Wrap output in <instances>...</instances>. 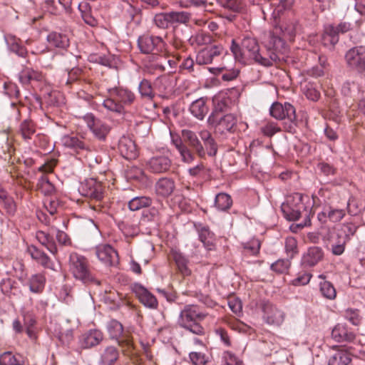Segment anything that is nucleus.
Wrapping results in <instances>:
<instances>
[{"label": "nucleus", "instance_id": "obj_17", "mask_svg": "<svg viewBox=\"0 0 365 365\" xmlns=\"http://www.w3.org/2000/svg\"><path fill=\"white\" fill-rule=\"evenodd\" d=\"M331 338L337 342H352L356 334L346 324L339 323L332 329Z\"/></svg>", "mask_w": 365, "mask_h": 365}, {"label": "nucleus", "instance_id": "obj_34", "mask_svg": "<svg viewBox=\"0 0 365 365\" xmlns=\"http://www.w3.org/2000/svg\"><path fill=\"white\" fill-rule=\"evenodd\" d=\"M47 41L51 46L66 48L69 45L68 38L61 33L51 32L47 36Z\"/></svg>", "mask_w": 365, "mask_h": 365}, {"label": "nucleus", "instance_id": "obj_1", "mask_svg": "<svg viewBox=\"0 0 365 365\" xmlns=\"http://www.w3.org/2000/svg\"><path fill=\"white\" fill-rule=\"evenodd\" d=\"M138 46L140 51L149 54L144 61L143 71L148 74L163 72L166 64L171 66V60L165 53V43L160 36L143 35L138 38Z\"/></svg>", "mask_w": 365, "mask_h": 365}, {"label": "nucleus", "instance_id": "obj_20", "mask_svg": "<svg viewBox=\"0 0 365 365\" xmlns=\"http://www.w3.org/2000/svg\"><path fill=\"white\" fill-rule=\"evenodd\" d=\"M351 349L336 346V351L329 359L328 365H349L351 361Z\"/></svg>", "mask_w": 365, "mask_h": 365}, {"label": "nucleus", "instance_id": "obj_56", "mask_svg": "<svg viewBox=\"0 0 365 365\" xmlns=\"http://www.w3.org/2000/svg\"><path fill=\"white\" fill-rule=\"evenodd\" d=\"M188 173L192 177L204 178L208 175V169L201 163L190 168Z\"/></svg>", "mask_w": 365, "mask_h": 365}, {"label": "nucleus", "instance_id": "obj_28", "mask_svg": "<svg viewBox=\"0 0 365 365\" xmlns=\"http://www.w3.org/2000/svg\"><path fill=\"white\" fill-rule=\"evenodd\" d=\"M172 256L178 271L183 276H189L191 274V270L188 267L189 260L186 256L180 251L173 250Z\"/></svg>", "mask_w": 365, "mask_h": 365}, {"label": "nucleus", "instance_id": "obj_4", "mask_svg": "<svg viewBox=\"0 0 365 365\" xmlns=\"http://www.w3.org/2000/svg\"><path fill=\"white\" fill-rule=\"evenodd\" d=\"M207 317L195 304H187L180 311L178 323L180 327L197 335H203L205 329L200 322Z\"/></svg>", "mask_w": 365, "mask_h": 365}, {"label": "nucleus", "instance_id": "obj_36", "mask_svg": "<svg viewBox=\"0 0 365 365\" xmlns=\"http://www.w3.org/2000/svg\"><path fill=\"white\" fill-rule=\"evenodd\" d=\"M35 133L36 126L32 120L26 119L21 123L18 130V133L21 135L24 140L28 141L31 140Z\"/></svg>", "mask_w": 365, "mask_h": 365}, {"label": "nucleus", "instance_id": "obj_18", "mask_svg": "<svg viewBox=\"0 0 365 365\" xmlns=\"http://www.w3.org/2000/svg\"><path fill=\"white\" fill-rule=\"evenodd\" d=\"M237 118L232 114H227L220 120L216 118V115L212 113L208 118L207 122L212 125H218L222 131H233L237 125Z\"/></svg>", "mask_w": 365, "mask_h": 365}, {"label": "nucleus", "instance_id": "obj_14", "mask_svg": "<svg viewBox=\"0 0 365 365\" xmlns=\"http://www.w3.org/2000/svg\"><path fill=\"white\" fill-rule=\"evenodd\" d=\"M263 319L269 325L280 326L285 318L284 312L270 303H265L262 307Z\"/></svg>", "mask_w": 365, "mask_h": 365}, {"label": "nucleus", "instance_id": "obj_3", "mask_svg": "<svg viewBox=\"0 0 365 365\" xmlns=\"http://www.w3.org/2000/svg\"><path fill=\"white\" fill-rule=\"evenodd\" d=\"M266 51L257 53L254 61L261 66L269 67L277 64L284 58L287 53L288 47L282 37L276 36L274 34H269V40L265 44Z\"/></svg>", "mask_w": 365, "mask_h": 365}, {"label": "nucleus", "instance_id": "obj_49", "mask_svg": "<svg viewBox=\"0 0 365 365\" xmlns=\"http://www.w3.org/2000/svg\"><path fill=\"white\" fill-rule=\"evenodd\" d=\"M320 292L322 294L328 299H334L336 297V292L334 287L328 281L320 283Z\"/></svg>", "mask_w": 365, "mask_h": 365}, {"label": "nucleus", "instance_id": "obj_26", "mask_svg": "<svg viewBox=\"0 0 365 365\" xmlns=\"http://www.w3.org/2000/svg\"><path fill=\"white\" fill-rule=\"evenodd\" d=\"M26 251L34 260L42 265L43 267L53 269V263L50 258L46 254L40 250L36 246H28Z\"/></svg>", "mask_w": 365, "mask_h": 365}, {"label": "nucleus", "instance_id": "obj_64", "mask_svg": "<svg viewBox=\"0 0 365 365\" xmlns=\"http://www.w3.org/2000/svg\"><path fill=\"white\" fill-rule=\"evenodd\" d=\"M221 3L225 8L233 11H238L242 7V0H221Z\"/></svg>", "mask_w": 365, "mask_h": 365}, {"label": "nucleus", "instance_id": "obj_2", "mask_svg": "<svg viewBox=\"0 0 365 365\" xmlns=\"http://www.w3.org/2000/svg\"><path fill=\"white\" fill-rule=\"evenodd\" d=\"M305 200H308L307 196L296 192L289 195L281 206L282 212L288 220L295 221L302 216L304 217V222L297 225L302 228L311 225V210L306 206Z\"/></svg>", "mask_w": 365, "mask_h": 365}, {"label": "nucleus", "instance_id": "obj_55", "mask_svg": "<svg viewBox=\"0 0 365 365\" xmlns=\"http://www.w3.org/2000/svg\"><path fill=\"white\" fill-rule=\"evenodd\" d=\"M260 130L264 135L271 137L281 131V128L276 123L268 121L260 128Z\"/></svg>", "mask_w": 365, "mask_h": 365}, {"label": "nucleus", "instance_id": "obj_63", "mask_svg": "<svg viewBox=\"0 0 365 365\" xmlns=\"http://www.w3.org/2000/svg\"><path fill=\"white\" fill-rule=\"evenodd\" d=\"M242 361L230 351H225L223 354L222 365H241Z\"/></svg>", "mask_w": 365, "mask_h": 365}, {"label": "nucleus", "instance_id": "obj_48", "mask_svg": "<svg viewBox=\"0 0 365 365\" xmlns=\"http://www.w3.org/2000/svg\"><path fill=\"white\" fill-rule=\"evenodd\" d=\"M107 329L110 336L113 339H118L123 334V325L117 320H110L108 325Z\"/></svg>", "mask_w": 365, "mask_h": 365}, {"label": "nucleus", "instance_id": "obj_44", "mask_svg": "<svg viewBox=\"0 0 365 365\" xmlns=\"http://www.w3.org/2000/svg\"><path fill=\"white\" fill-rule=\"evenodd\" d=\"M45 277L43 275L37 274L33 275L29 280V289L34 293H40L43 291L45 285Z\"/></svg>", "mask_w": 365, "mask_h": 365}, {"label": "nucleus", "instance_id": "obj_11", "mask_svg": "<svg viewBox=\"0 0 365 365\" xmlns=\"http://www.w3.org/2000/svg\"><path fill=\"white\" fill-rule=\"evenodd\" d=\"M83 120L93 135L100 140H105L110 128L100 120H96L92 113L83 116Z\"/></svg>", "mask_w": 365, "mask_h": 365}, {"label": "nucleus", "instance_id": "obj_53", "mask_svg": "<svg viewBox=\"0 0 365 365\" xmlns=\"http://www.w3.org/2000/svg\"><path fill=\"white\" fill-rule=\"evenodd\" d=\"M303 93L309 100L312 101H318L320 97L319 91L311 83H307L304 86Z\"/></svg>", "mask_w": 365, "mask_h": 365}, {"label": "nucleus", "instance_id": "obj_30", "mask_svg": "<svg viewBox=\"0 0 365 365\" xmlns=\"http://www.w3.org/2000/svg\"><path fill=\"white\" fill-rule=\"evenodd\" d=\"M323 258V252L321 248L313 247L307 250L302 258L303 264L307 266H314Z\"/></svg>", "mask_w": 365, "mask_h": 365}, {"label": "nucleus", "instance_id": "obj_40", "mask_svg": "<svg viewBox=\"0 0 365 365\" xmlns=\"http://www.w3.org/2000/svg\"><path fill=\"white\" fill-rule=\"evenodd\" d=\"M118 356V351L115 346H108L101 355V363L103 365H113Z\"/></svg>", "mask_w": 365, "mask_h": 365}, {"label": "nucleus", "instance_id": "obj_60", "mask_svg": "<svg viewBox=\"0 0 365 365\" xmlns=\"http://www.w3.org/2000/svg\"><path fill=\"white\" fill-rule=\"evenodd\" d=\"M345 210L343 209H336L330 207L328 209V219L332 222L341 221L345 216Z\"/></svg>", "mask_w": 365, "mask_h": 365}, {"label": "nucleus", "instance_id": "obj_47", "mask_svg": "<svg viewBox=\"0 0 365 365\" xmlns=\"http://www.w3.org/2000/svg\"><path fill=\"white\" fill-rule=\"evenodd\" d=\"M38 189L45 195H51L55 192L53 185L46 175L41 176L37 184Z\"/></svg>", "mask_w": 365, "mask_h": 365}, {"label": "nucleus", "instance_id": "obj_46", "mask_svg": "<svg viewBox=\"0 0 365 365\" xmlns=\"http://www.w3.org/2000/svg\"><path fill=\"white\" fill-rule=\"evenodd\" d=\"M213 38L209 34L200 31L192 36L190 42L192 45L203 46L211 43Z\"/></svg>", "mask_w": 365, "mask_h": 365}, {"label": "nucleus", "instance_id": "obj_29", "mask_svg": "<svg viewBox=\"0 0 365 365\" xmlns=\"http://www.w3.org/2000/svg\"><path fill=\"white\" fill-rule=\"evenodd\" d=\"M208 110L209 108L206 104V100L203 98L195 100L190 106V113L199 120H202Z\"/></svg>", "mask_w": 365, "mask_h": 365}, {"label": "nucleus", "instance_id": "obj_21", "mask_svg": "<svg viewBox=\"0 0 365 365\" xmlns=\"http://www.w3.org/2000/svg\"><path fill=\"white\" fill-rule=\"evenodd\" d=\"M297 21L294 19H284L278 26H276L273 31L269 34H274L278 36L279 34H282L283 36L287 37L289 40H292L295 36L297 31Z\"/></svg>", "mask_w": 365, "mask_h": 365}, {"label": "nucleus", "instance_id": "obj_45", "mask_svg": "<svg viewBox=\"0 0 365 365\" xmlns=\"http://www.w3.org/2000/svg\"><path fill=\"white\" fill-rule=\"evenodd\" d=\"M215 205L220 210H227L232 205L231 197L226 193H219L215 197Z\"/></svg>", "mask_w": 365, "mask_h": 365}, {"label": "nucleus", "instance_id": "obj_10", "mask_svg": "<svg viewBox=\"0 0 365 365\" xmlns=\"http://www.w3.org/2000/svg\"><path fill=\"white\" fill-rule=\"evenodd\" d=\"M189 20V15L185 11L159 13L155 15L153 21L160 29H167L174 24H185Z\"/></svg>", "mask_w": 365, "mask_h": 365}, {"label": "nucleus", "instance_id": "obj_6", "mask_svg": "<svg viewBox=\"0 0 365 365\" xmlns=\"http://www.w3.org/2000/svg\"><path fill=\"white\" fill-rule=\"evenodd\" d=\"M230 51L235 60L242 63H247L250 60H254L259 51V45L257 40L251 36H245L240 46L235 41L232 40Z\"/></svg>", "mask_w": 365, "mask_h": 365}, {"label": "nucleus", "instance_id": "obj_37", "mask_svg": "<svg viewBox=\"0 0 365 365\" xmlns=\"http://www.w3.org/2000/svg\"><path fill=\"white\" fill-rule=\"evenodd\" d=\"M43 76L41 72L29 68L23 69L19 73V80L23 84L29 83L31 81H41Z\"/></svg>", "mask_w": 365, "mask_h": 365}, {"label": "nucleus", "instance_id": "obj_7", "mask_svg": "<svg viewBox=\"0 0 365 365\" xmlns=\"http://www.w3.org/2000/svg\"><path fill=\"white\" fill-rule=\"evenodd\" d=\"M68 271L76 279L84 284L93 282L95 279L91 272L88 259L76 252L71 253L68 259Z\"/></svg>", "mask_w": 365, "mask_h": 365}, {"label": "nucleus", "instance_id": "obj_62", "mask_svg": "<svg viewBox=\"0 0 365 365\" xmlns=\"http://www.w3.org/2000/svg\"><path fill=\"white\" fill-rule=\"evenodd\" d=\"M215 334L220 339V341L223 343V344L226 347H230L232 346V341L230 336L225 329L223 328H217L215 329Z\"/></svg>", "mask_w": 365, "mask_h": 365}, {"label": "nucleus", "instance_id": "obj_41", "mask_svg": "<svg viewBox=\"0 0 365 365\" xmlns=\"http://www.w3.org/2000/svg\"><path fill=\"white\" fill-rule=\"evenodd\" d=\"M173 86V78L168 75H163L158 77L154 81V86L160 92L170 91Z\"/></svg>", "mask_w": 365, "mask_h": 365}, {"label": "nucleus", "instance_id": "obj_13", "mask_svg": "<svg viewBox=\"0 0 365 365\" xmlns=\"http://www.w3.org/2000/svg\"><path fill=\"white\" fill-rule=\"evenodd\" d=\"M79 191L82 195L96 200H101L103 197L101 183L93 178L87 179L82 182Z\"/></svg>", "mask_w": 365, "mask_h": 365}, {"label": "nucleus", "instance_id": "obj_32", "mask_svg": "<svg viewBox=\"0 0 365 365\" xmlns=\"http://www.w3.org/2000/svg\"><path fill=\"white\" fill-rule=\"evenodd\" d=\"M215 108L217 110L225 111L230 108L234 101L227 92H220L213 98Z\"/></svg>", "mask_w": 365, "mask_h": 365}, {"label": "nucleus", "instance_id": "obj_24", "mask_svg": "<svg viewBox=\"0 0 365 365\" xmlns=\"http://www.w3.org/2000/svg\"><path fill=\"white\" fill-rule=\"evenodd\" d=\"M182 138L183 140L192 147L199 157L203 158L205 155V149L199 140L196 134L190 130H182Z\"/></svg>", "mask_w": 365, "mask_h": 365}, {"label": "nucleus", "instance_id": "obj_61", "mask_svg": "<svg viewBox=\"0 0 365 365\" xmlns=\"http://www.w3.org/2000/svg\"><path fill=\"white\" fill-rule=\"evenodd\" d=\"M345 318L354 325H359L361 322V317L358 309H347L344 314Z\"/></svg>", "mask_w": 365, "mask_h": 365}, {"label": "nucleus", "instance_id": "obj_52", "mask_svg": "<svg viewBox=\"0 0 365 365\" xmlns=\"http://www.w3.org/2000/svg\"><path fill=\"white\" fill-rule=\"evenodd\" d=\"M291 265L289 259H278L271 265V269L278 274H283L288 271Z\"/></svg>", "mask_w": 365, "mask_h": 365}, {"label": "nucleus", "instance_id": "obj_35", "mask_svg": "<svg viewBox=\"0 0 365 365\" xmlns=\"http://www.w3.org/2000/svg\"><path fill=\"white\" fill-rule=\"evenodd\" d=\"M26 359L20 354L6 351L0 355V365H26Z\"/></svg>", "mask_w": 365, "mask_h": 365}, {"label": "nucleus", "instance_id": "obj_31", "mask_svg": "<svg viewBox=\"0 0 365 365\" xmlns=\"http://www.w3.org/2000/svg\"><path fill=\"white\" fill-rule=\"evenodd\" d=\"M61 143L65 147L72 148L77 152H79L80 150H86L88 152L92 151V149L90 147L86 145L83 141L80 140L75 136L64 135L61 138Z\"/></svg>", "mask_w": 365, "mask_h": 365}, {"label": "nucleus", "instance_id": "obj_27", "mask_svg": "<svg viewBox=\"0 0 365 365\" xmlns=\"http://www.w3.org/2000/svg\"><path fill=\"white\" fill-rule=\"evenodd\" d=\"M103 334L97 329L90 330L82 335L81 344L83 348L88 349L98 345L103 340Z\"/></svg>", "mask_w": 365, "mask_h": 365}, {"label": "nucleus", "instance_id": "obj_43", "mask_svg": "<svg viewBox=\"0 0 365 365\" xmlns=\"http://www.w3.org/2000/svg\"><path fill=\"white\" fill-rule=\"evenodd\" d=\"M210 71L215 75L222 73V78L225 81L234 80L237 77L239 73V71L237 69H227L225 67L210 68Z\"/></svg>", "mask_w": 365, "mask_h": 365}, {"label": "nucleus", "instance_id": "obj_50", "mask_svg": "<svg viewBox=\"0 0 365 365\" xmlns=\"http://www.w3.org/2000/svg\"><path fill=\"white\" fill-rule=\"evenodd\" d=\"M139 92L142 97L152 99L154 97V93L151 83L147 79H143L139 84L138 86Z\"/></svg>", "mask_w": 365, "mask_h": 365}, {"label": "nucleus", "instance_id": "obj_23", "mask_svg": "<svg viewBox=\"0 0 365 365\" xmlns=\"http://www.w3.org/2000/svg\"><path fill=\"white\" fill-rule=\"evenodd\" d=\"M339 41V36L336 31L335 26L334 24L325 25L322 35V43L324 46L331 50Z\"/></svg>", "mask_w": 365, "mask_h": 365}, {"label": "nucleus", "instance_id": "obj_42", "mask_svg": "<svg viewBox=\"0 0 365 365\" xmlns=\"http://www.w3.org/2000/svg\"><path fill=\"white\" fill-rule=\"evenodd\" d=\"M152 199L145 196L135 197L128 202V207L132 211H137L142 208L150 206Z\"/></svg>", "mask_w": 365, "mask_h": 365}, {"label": "nucleus", "instance_id": "obj_51", "mask_svg": "<svg viewBox=\"0 0 365 365\" xmlns=\"http://www.w3.org/2000/svg\"><path fill=\"white\" fill-rule=\"evenodd\" d=\"M285 252L290 259H292L298 252L297 242L294 237H288L285 240Z\"/></svg>", "mask_w": 365, "mask_h": 365}, {"label": "nucleus", "instance_id": "obj_16", "mask_svg": "<svg viewBox=\"0 0 365 365\" xmlns=\"http://www.w3.org/2000/svg\"><path fill=\"white\" fill-rule=\"evenodd\" d=\"M224 48L222 45H213L200 50L196 56V63L199 65L211 63L213 60L222 55Z\"/></svg>", "mask_w": 365, "mask_h": 365}, {"label": "nucleus", "instance_id": "obj_33", "mask_svg": "<svg viewBox=\"0 0 365 365\" xmlns=\"http://www.w3.org/2000/svg\"><path fill=\"white\" fill-rule=\"evenodd\" d=\"M37 240L44 246L51 254L56 255L58 252L53 237L43 231H38L36 234Z\"/></svg>", "mask_w": 365, "mask_h": 365}, {"label": "nucleus", "instance_id": "obj_5", "mask_svg": "<svg viewBox=\"0 0 365 365\" xmlns=\"http://www.w3.org/2000/svg\"><path fill=\"white\" fill-rule=\"evenodd\" d=\"M135 100L134 93L128 88H118L110 91V98L105 99L103 102V107L108 111L116 114L125 113L124 105H130Z\"/></svg>", "mask_w": 365, "mask_h": 365}, {"label": "nucleus", "instance_id": "obj_39", "mask_svg": "<svg viewBox=\"0 0 365 365\" xmlns=\"http://www.w3.org/2000/svg\"><path fill=\"white\" fill-rule=\"evenodd\" d=\"M118 227L126 237H134L139 233L140 229L135 222L124 220L118 223Z\"/></svg>", "mask_w": 365, "mask_h": 365}, {"label": "nucleus", "instance_id": "obj_22", "mask_svg": "<svg viewBox=\"0 0 365 365\" xmlns=\"http://www.w3.org/2000/svg\"><path fill=\"white\" fill-rule=\"evenodd\" d=\"M134 292L140 302L146 307L156 309L158 303L156 297L147 289L141 285L136 284L134 287Z\"/></svg>", "mask_w": 365, "mask_h": 365}, {"label": "nucleus", "instance_id": "obj_38", "mask_svg": "<svg viewBox=\"0 0 365 365\" xmlns=\"http://www.w3.org/2000/svg\"><path fill=\"white\" fill-rule=\"evenodd\" d=\"M78 9L81 13V17L84 22L91 26H96L98 20L93 16L91 7L86 2H82L78 5Z\"/></svg>", "mask_w": 365, "mask_h": 365}, {"label": "nucleus", "instance_id": "obj_57", "mask_svg": "<svg viewBox=\"0 0 365 365\" xmlns=\"http://www.w3.org/2000/svg\"><path fill=\"white\" fill-rule=\"evenodd\" d=\"M199 237L200 241L203 243L204 246L209 250L214 248V245L212 242V234L207 228L201 229Z\"/></svg>", "mask_w": 365, "mask_h": 365}, {"label": "nucleus", "instance_id": "obj_15", "mask_svg": "<svg viewBox=\"0 0 365 365\" xmlns=\"http://www.w3.org/2000/svg\"><path fill=\"white\" fill-rule=\"evenodd\" d=\"M96 255L98 259L106 266H115L119 261L117 251L107 244L98 245L96 247Z\"/></svg>", "mask_w": 365, "mask_h": 365}, {"label": "nucleus", "instance_id": "obj_25", "mask_svg": "<svg viewBox=\"0 0 365 365\" xmlns=\"http://www.w3.org/2000/svg\"><path fill=\"white\" fill-rule=\"evenodd\" d=\"M155 189L158 195L163 197H169L175 189V181L172 178H161L156 182Z\"/></svg>", "mask_w": 365, "mask_h": 365}, {"label": "nucleus", "instance_id": "obj_12", "mask_svg": "<svg viewBox=\"0 0 365 365\" xmlns=\"http://www.w3.org/2000/svg\"><path fill=\"white\" fill-rule=\"evenodd\" d=\"M172 165V160L165 155H157L150 158L145 164L147 170L154 174L168 172Z\"/></svg>", "mask_w": 365, "mask_h": 365}, {"label": "nucleus", "instance_id": "obj_9", "mask_svg": "<svg viewBox=\"0 0 365 365\" xmlns=\"http://www.w3.org/2000/svg\"><path fill=\"white\" fill-rule=\"evenodd\" d=\"M344 59L347 67L354 71L365 72V46H356L345 53Z\"/></svg>", "mask_w": 365, "mask_h": 365}, {"label": "nucleus", "instance_id": "obj_54", "mask_svg": "<svg viewBox=\"0 0 365 365\" xmlns=\"http://www.w3.org/2000/svg\"><path fill=\"white\" fill-rule=\"evenodd\" d=\"M189 358L192 365H205L208 362L206 354L200 351L190 352Z\"/></svg>", "mask_w": 365, "mask_h": 365}, {"label": "nucleus", "instance_id": "obj_19", "mask_svg": "<svg viewBox=\"0 0 365 365\" xmlns=\"http://www.w3.org/2000/svg\"><path fill=\"white\" fill-rule=\"evenodd\" d=\"M118 150L120 155L125 159L132 160L138 156L135 143L129 137L123 136L120 139Z\"/></svg>", "mask_w": 365, "mask_h": 365}, {"label": "nucleus", "instance_id": "obj_59", "mask_svg": "<svg viewBox=\"0 0 365 365\" xmlns=\"http://www.w3.org/2000/svg\"><path fill=\"white\" fill-rule=\"evenodd\" d=\"M312 278V274L307 272H301L297 274L296 278L292 281L294 286H304L307 284Z\"/></svg>", "mask_w": 365, "mask_h": 365}, {"label": "nucleus", "instance_id": "obj_8", "mask_svg": "<svg viewBox=\"0 0 365 365\" xmlns=\"http://www.w3.org/2000/svg\"><path fill=\"white\" fill-rule=\"evenodd\" d=\"M269 114L276 120H286L284 126V130L292 132L296 125L297 116L295 108L292 104L274 102L269 108Z\"/></svg>", "mask_w": 365, "mask_h": 365}, {"label": "nucleus", "instance_id": "obj_58", "mask_svg": "<svg viewBox=\"0 0 365 365\" xmlns=\"http://www.w3.org/2000/svg\"><path fill=\"white\" fill-rule=\"evenodd\" d=\"M7 43L11 50L19 56H24V54H26V52L25 48L19 43V39L11 36L7 38Z\"/></svg>", "mask_w": 365, "mask_h": 365}]
</instances>
